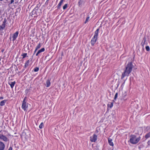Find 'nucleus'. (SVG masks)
I'll list each match as a JSON object with an SVG mask.
<instances>
[{
  "instance_id": "obj_1",
  "label": "nucleus",
  "mask_w": 150,
  "mask_h": 150,
  "mask_svg": "<svg viewBox=\"0 0 150 150\" xmlns=\"http://www.w3.org/2000/svg\"><path fill=\"white\" fill-rule=\"evenodd\" d=\"M131 71V62H129L125 67V69L122 74L121 79H122L126 76H128Z\"/></svg>"
},
{
  "instance_id": "obj_2",
  "label": "nucleus",
  "mask_w": 150,
  "mask_h": 150,
  "mask_svg": "<svg viewBox=\"0 0 150 150\" xmlns=\"http://www.w3.org/2000/svg\"><path fill=\"white\" fill-rule=\"evenodd\" d=\"M99 30V29L98 28L95 32L94 35L92 38L91 42V44L92 46L94 45L97 41Z\"/></svg>"
},
{
  "instance_id": "obj_3",
  "label": "nucleus",
  "mask_w": 150,
  "mask_h": 150,
  "mask_svg": "<svg viewBox=\"0 0 150 150\" xmlns=\"http://www.w3.org/2000/svg\"><path fill=\"white\" fill-rule=\"evenodd\" d=\"M141 139V137L139 136L136 137L134 135H132V144H136L139 142Z\"/></svg>"
},
{
  "instance_id": "obj_4",
  "label": "nucleus",
  "mask_w": 150,
  "mask_h": 150,
  "mask_svg": "<svg viewBox=\"0 0 150 150\" xmlns=\"http://www.w3.org/2000/svg\"><path fill=\"white\" fill-rule=\"evenodd\" d=\"M27 99L26 97L24 98L23 100V103L22 105V108L24 110H26V108H28V103H26L25 100Z\"/></svg>"
},
{
  "instance_id": "obj_5",
  "label": "nucleus",
  "mask_w": 150,
  "mask_h": 150,
  "mask_svg": "<svg viewBox=\"0 0 150 150\" xmlns=\"http://www.w3.org/2000/svg\"><path fill=\"white\" fill-rule=\"evenodd\" d=\"M97 139V136L96 134H94L92 136L90 137V140L92 142H95Z\"/></svg>"
},
{
  "instance_id": "obj_6",
  "label": "nucleus",
  "mask_w": 150,
  "mask_h": 150,
  "mask_svg": "<svg viewBox=\"0 0 150 150\" xmlns=\"http://www.w3.org/2000/svg\"><path fill=\"white\" fill-rule=\"evenodd\" d=\"M6 21L7 20L6 18H4V21L3 22L2 25L0 26V28L2 30H4L5 29L6 27Z\"/></svg>"
},
{
  "instance_id": "obj_7",
  "label": "nucleus",
  "mask_w": 150,
  "mask_h": 150,
  "mask_svg": "<svg viewBox=\"0 0 150 150\" xmlns=\"http://www.w3.org/2000/svg\"><path fill=\"white\" fill-rule=\"evenodd\" d=\"M33 59V57L32 58H30V59L27 60L25 63V65L24 66V68L25 69H26L27 67L29 65V63L30 62V61H31Z\"/></svg>"
},
{
  "instance_id": "obj_8",
  "label": "nucleus",
  "mask_w": 150,
  "mask_h": 150,
  "mask_svg": "<svg viewBox=\"0 0 150 150\" xmlns=\"http://www.w3.org/2000/svg\"><path fill=\"white\" fill-rule=\"evenodd\" d=\"M19 33V32L18 31H17L16 33H14L13 35L12 38H13V41H15L17 37L18 34Z\"/></svg>"
},
{
  "instance_id": "obj_9",
  "label": "nucleus",
  "mask_w": 150,
  "mask_h": 150,
  "mask_svg": "<svg viewBox=\"0 0 150 150\" xmlns=\"http://www.w3.org/2000/svg\"><path fill=\"white\" fill-rule=\"evenodd\" d=\"M0 139L5 142H7L8 141L7 138L2 134H0Z\"/></svg>"
},
{
  "instance_id": "obj_10",
  "label": "nucleus",
  "mask_w": 150,
  "mask_h": 150,
  "mask_svg": "<svg viewBox=\"0 0 150 150\" xmlns=\"http://www.w3.org/2000/svg\"><path fill=\"white\" fill-rule=\"evenodd\" d=\"M5 146L4 143L1 141H0V150H4Z\"/></svg>"
},
{
  "instance_id": "obj_11",
  "label": "nucleus",
  "mask_w": 150,
  "mask_h": 150,
  "mask_svg": "<svg viewBox=\"0 0 150 150\" xmlns=\"http://www.w3.org/2000/svg\"><path fill=\"white\" fill-rule=\"evenodd\" d=\"M146 38L145 36L144 38L142 40V42L141 43V45L143 47H144V45L145 44L147 45V43L146 42Z\"/></svg>"
},
{
  "instance_id": "obj_12",
  "label": "nucleus",
  "mask_w": 150,
  "mask_h": 150,
  "mask_svg": "<svg viewBox=\"0 0 150 150\" xmlns=\"http://www.w3.org/2000/svg\"><path fill=\"white\" fill-rule=\"evenodd\" d=\"M8 84L10 86L11 88H13L16 83L15 81L13 82H9Z\"/></svg>"
},
{
  "instance_id": "obj_13",
  "label": "nucleus",
  "mask_w": 150,
  "mask_h": 150,
  "mask_svg": "<svg viewBox=\"0 0 150 150\" xmlns=\"http://www.w3.org/2000/svg\"><path fill=\"white\" fill-rule=\"evenodd\" d=\"M64 1V0H61L60 1L59 3L58 4L57 6V9H59L60 8L62 4Z\"/></svg>"
},
{
  "instance_id": "obj_14",
  "label": "nucleus",
  "mask_w": 150,
  "mask_h": 150,
  "mask_svg": "<svg viewBox=\"0 0 150 150\" xmlns=\"http://www.w3.org/2000/svg\"><path fill=\"white\" fill-rule=\"evenodd\" d=\"M38 8L37 7H35L33 11H32L33 14H36V15H37L38 14L37 13V12L36 11H38Z\"/></svg>"
},
{
  "instance_id": "obj_15",
  "label": "nucleus",
  "mask_w": 150,
  "mask_h": 150,
  "mask_svg": "<svg viewBox=\"0 0 150 150\" xmlns=\"http://www.w3.org/2000/svg\"><path fill=\"white\" fill-rule=\"evenodd\" d=\"M7 100H4L1 101L0 103V105L1 106H3L5 105V103L6 102Z\"/></svg>"
},
{
  "instance_id": "obj_16",
  "label": "nucleus",
  "mask_w": 150,
  "mask_h": 150,
  "mask_svg": "<svg viewBox=\"0 0 150 150\" xmlns=\"http://www.w3.org/2000/svg\"><path fill=\"white\" fill-rule=\"evenodd\" d=\"M108 142L110 146H113L114 144L112 142V139H108Z\"/></svg>"
},
{
  "instance_id": "obj_17",
  "label": "nucleus",
  "mask_w": 150,
  "mask_h": 150,
  "mask_svg": "<svg viewBox=\"0 0 150 150\" xmlns=\"http://www.w3.org/2000/svg\"><path fill=\"white\" fill-rule=\"evenodd\" d=\"M83 4V0H79L78 2V5L79 7H81L82 4Z\"/></svg>"
},
{
  "instance_id": "obj_18",
  "label": "nucleus",
  "mask_w": 150,
  "mask_h": 150,
  "mask_svg": "<svg viewBox=\"0 0 150 150\" xmlns=\"http://www.w3.org/2000/svg\"><path fill=\"white\" fill-rule=\"evenodd\" d=\"M46 84L47 85L46 86V87H48L50 86V81L48 79L46 81Z\"/></svg>"
},
{
  "instance_id": "obj_19",
  "label": "nucleus",
  "mask_w": 150,
  "mask_h": 150,
  "mask_svg": "<svg viewBox=\"0 0 150 150\" xmlns=\"http://www.w3.org/2000/svg\"><path fill=\"white\" fill-rule=\"evenodd\" d=\"M113 106V102H112L110 103V104L108 103V107L110 108H111Z\"/></svg>"
},
{
  "instance_id": "obj_20",
  "label": "nucleus",
  "mask_w": 150,
  "mask_h": 150,
  "mask_svg": "<svg viewBox=\"0 0 150 150\" xmlns=\"http://www.w3.org/2000/svg\"><path fill=\"white\" fill-rule=\"evenodd\" d=\"M21 56H23L22 59H23L26 57H28L27 56V54L26 53H23L22 54Z\"/></svg>"
},
{
  "instance_id": "obj_21",
  "label": "nucleus",
  "mask_w": 150,
  "mask_h": 150,
  "mask_svg": "<svg viewBox=\"0 0 150 150\" xmlns=\"http://www.w3.org/2000/svg\"><path fill=\"white\" fill-rule=\"evenodd\" d=\"M45 48H41V49H40V50H39L38 52V53H39V54H40L41 52H44L45 51Z\"/></svg>"
},
{
  "instance_id": "obj_22",
  "label": "nucleus",
  "mask_w": 150,
  "mask_h": 150,
  "mask_svg": "<svg viewBox=\"0 0 150 150\" xmlns=\"http://www.w3.org/2000/svg\"><path fill=\"white\" fill-rule=\"evenodd\" d=\"M150 137V132L147 133L145 136V137L146 139H147Z\"/></svg>"
},
{
  "instance_id": "obj_23",
  "label": "nucleus",
  "mask_w": 150,
  "mask_h": 150,
  "mask_svg": "<svg viewBox=\"0 0 150 150\" xmlns=\"http://www.w3.org/2000/svg\"><path fill=\"white\" fill-rule=\"evenodd\" d=\"M41 47V44L40 43H39L38 45L36 46V47L35 49L36 50H38V49H39L40 48V47Z\"/></svg>"
},
{
  "instance_id": "obj_24",
  "label": "nucleus",
  "mask_w": 150,
  "mask_h": 150,
  "mask_svg": "<svg viewBox=\"0 0 150 150\" xmlns=\"http://www.w3.org/2000/svg\"><path fill=\"white\" fill-rule=\"evenodd\" d=\"M39 68L37 67H35L33 69V70L34 72H37L39 71Z\"/></svg>"
},
{
  "instance_id": "obj_25",
  "label": "nucleus",
  "mask_w": 150,
  "mask_h": 150,
  "mask_svg": "<svg viewBox=\"0 0 150 150\" xmlns=\"http://www.w3.org/2000/svg\"><path fill=\"white\" fill-rule=\"evenodd\" d=\"M44 126V124L43 122H42L41 123L40 125L39 126V128L40 129H42Z\"/></svg>"
},
{
  "instance_id": "obj_26",
  "label": "nucleus",
  "mask_w": 150,
  "mask_h": 150,
  "mask_svg": "<svg viewBox=\"0 0 150 150\" xmlns=\"http://www.w3.org/2000/svg\"><path fill=\"white\" fill-rule=\"evenodd\" d=\"M89 18H90V17L89 16H88V17L86 18V21H85L84 23H86L88 22V21L89 20Z\"/></svg>"
},
{
  "instance_id": "obj_27",
  "label": "nucleus",
  "mask_w": 150,
  "mask_h": 150,
  "mask_svg": "<svg viewBox=\"0 0 150 150\" xmlns=\"http://www.w3.org/2000/svg\"><path fill=\"white\" fill-rule=\"evenodd\" d=\"M146 50L147 51H149L150 50V48L149 46H147L145 47Z\"/></svg>"
},
{
  "instance_id": "obj_28",
  "label": "nucleus",
  "mask_w": 150,
  "mask_h": 150,
  "mask_svg": "<svg viewBox=\"0 0 150 150\" xmlns=\"http://www.w3.org/2000/svg\"><path fill=\"white\" fill-rule=\"evenodd\" d=\"M68 4H65L64 6H63V9L64 10L66 9L67 6Z\"/></svg>"
},
{
  "instance_id": "obj_29",
  "label": "nucleus",
  "mask_w": 150,
  "mask_h": 150,
  "mask_svg": "<svg viewBox=\"0 0 150 150\" xmlns=\"http://www.w3.org/2000/svg\"><path fill=\"white\" fill-rule=\"evenodd\" d=\"M117 95H118V93H116V94L115 96L114 100H116V99H117Z\"/></svg>"
},
{
  "instance_id": "obj_30",
  "label": "nucleus",
  "mask_w": 150,
  "mask_h": 150,
  "mask_svg": "<svg viewBox=\"0 0 150 150\" xmlns=\"http://www.w3.org/2000/svg\"><path fill=\"white\" fill-rule=\"evenodd\" d=\"M30 89H27L25 90V93H26L27 94L28 93V92L30 91Z\"/></svg>"
},
{
  "instance_id": "obj_31",
  "label": "nucleus",
  "mask_w": 150,
  "mask_h": 150,
  "mask_svg": "<svg viewBox=\"0 0 150 150\" xmlns=\"http://www.w3.org/2000/svg\"><path fill=\"white\" fill-rule=\"evenodd\" d=\"M50 0H47L46 2L45 3V4L47 5L48 4V1Z\"/></svg>"
},
{
  "instance_id": "obj_32",
  "label": "nucleus",
  "mask_w": 150,
  "mask_h": 150,
  "mask_svg": "<svg viewBox=\"0 0 150 150\" xmlns=\"http://www.w3.org/2000/svg\"><path fill=\"white\" fill-rule=\"evenodd\" d=\"M133 65H132V70L133 69V71H134V70H135L136 69H137V68H133Z\"/></svg>"
},
{
  "instance_id": "obj_33",
  "label": "nucleus",
  "mask_w": 150,
  "mask_h": 150,
  "mask_svg": "<svg viewBox=\"0 0 150 150\" xmlns=\"http://www.w3.org/2000/svg\"><path fill=\"white\" fill-rule=\"evenodd\" d=\"M130 139H129V141H128V142H129L130 143H131V141H132V140H131V135L130 136Z\"/></svg>"
},
{
  "instance_id": "obj_34",
  "label": "nucleus",
  "mask_w": 150,
  "mask_h": 150,
  "mask_svg": "<svg viewBox=\"0 0 150 150\" xmlns=\"http://www.w3.org/2000/svg\"><path fill=\"white\" fill-rule=\"evenodd\" d=\"M14 1V0H11V2L10 3V4H12Z\"/></svg>"
},
{
  "instance_id": "obj_35",
  "label": "nucleus",
  "mask_w": 150,
  "mask_h": 150,
  "mask_svg": "<svg viewBox=\"0 0 150 150\" xmlns=\"http://www.w3.org/2000/svg\"><path fill=\"white\" fill-rule=\"evenodd\" d=\"M36 50V49H35L34 51V53L33 54V55H34V54H35V52H36L37 51V50Z\"/></svg>"
},
{
  "instance_id": "obj_36",
  "label": "nucleus",
  "mask_w": 150,
  "mask_h": 150,
  "mask_svg": "<svg viewBox=\"0 0 150 150\" xmlns=\"http://www.w3.org/2000/svg\"><path fill=\"white\" fill-rule=\"evenodd\" d=\"M8 150H12V148L11 146H10Z\"/></svg>"
},
{
  "instance_id": "obj_37",
  "label": "nucleus",
  "mask_w": 150,
  "mask_h": 150,
  "mask_svg": "<svg viewBox=\"0 0 150 150\" xmlns=\"http://www.w3.org/2000/svg\"><path fill=\"white\" fill-rule=\"evenodd\" d=\"M147 144L148 145H150V141H149L147 142Z\"/></svg>"
},
{
  "instance_id": "obj_38",
  "label": "nucleus",
  "mask_w": 150,
  "mask_h": 150,
  "mask_svg": "<svg viewBox=\"0 0 150 150\" xmlns=\"http://www.w3.org/2000/svg\"><path fill=\"white\" fill-rule=\"evenodd\" d=\"M4 99V97H1L0 96V99L2 100Z\"/></svg>"
},
{
  "instance_id": "obj_39",
  "label": "nucleus",
  "mask_w": 150,
  "mask_h": 150,
  "mask_svg": "<svg viewBox=\"0 0 150 150\" xmlns=\"http://www.w3.org/2000/svg\"><path fill=\"white\" fill-rule=\"evenodd\" d=\"M39 54V53H38V52H37V53L36 54V56H38Z\"/></svg>"
},
{
  "instance_id": "obj_40",
  "label": "nucleus",
  "mask_w": 150,
  "mask_h": 150,
  "mask_svg": "<svg viewBox=\"0 0 150 150\" xmlns=\"http://www.w3.org/2000/svg\"><path fill=\"white\" fill-rule=\"evenodd\" d=\"M38 5H37V6H36V7H37L38 8Z\"/></svg>"
},
{
  "instance_id": "obj_41",
  "label": "nucleus",
  "mask_w": 150,
  "mask_h": 150,
  "mask_svg": "<svg viewBox=\"0 0 150 150\" xmlns=\"http://www.w3.org/2000/svg\"><path fill=\"white\" fill-rule=\"evenodd\" d=\"M3 0H0V1H3Z\"/></svg>"
},
{
  "instance_id": "obj_42",
  "label": "nucleus",
  "mask_w": 150,
  "mask_h": 150,
  "mask_svg": "<svg viewBox=\"0 0 150 150\" xmlns=\"http://www.w3.org/2000/svg\"><path fill=\"white\" fill-rule=\"evenodd\" d=\"M96 131H97V132H98V130H96Z\"/></svg>"
},
{
  "instance_id": "obj_43",
  "label": "nucleus",
  "mask_w": 150,
  "mask_h": 150,
  "mask_svg": "<svg viewBox=\"0 0 150 150\" xmlns=\"http://www.w3.org/2000/svg\"><path fill=\"white\" fill-rule=\"evenodd\" d=\"M11 37H10V39L11 40Z\"/></svg>"
}]
</instances>
